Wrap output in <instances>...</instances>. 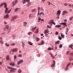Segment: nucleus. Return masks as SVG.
<instances>
[{"instance_id":"nucleus-1","label":"nucleus","mask_w":73,"mask_h":73,"mask_svg":"<svg viewBox=\"0 0 73 73\" xmlns=\"http://www.w3.org/2000/svg\"><path fill=\"white\" fill-rule=\"evenodd\" d=\"M17 15H15L14 16V17H12V19L11 20V21H13V20H16L17 18Z\"/></svg>"},{"instance_id":"nucleus-2","label":"nucleus","mask_w":73,"mask_h":73,"mask_svg":"<svg viewBox=\"0 0 73 73\" xmlns=\"http://www.w3.org/2000/svg\"><path fill=\"white\" fill-rule=\"evenodd\" d=\"M6 60L7 61H9V60H11V58L9 57V55H7L6 58Z\"/></svg>"},{"instance_id":"nucleus-3","label":"nucleus","mask_w":73,"mask_h":73,"mask_svg":"<svg viewBox=\"0 0 73 73\" xmlns=\"http://www.w3.org/2000/svg\"><path fill=\"white\" fill-rule=\"evenodd\" d=\"M23 60H20L19 61V62H18V63H17V65H19L20 64L23 63Z\"/></svg>"},{"instance_id":"nucleus-4","label":"nucleus","mask_w":73,"mask_h":73,"mask_svg":"<svg viewBox=\"0 0 73 73\" xmlns=\"http://www.w3.org/2000/svg\"><path fill=\"white\" fill-rule=\"evenodd\" d=\"M9 65H11L12 66H14V65H15V63L14 62L10 63H9Z\"/></svg>"},{"instance_id":"nucleus-5","label":"nucleus","mask_w":73,"mask_h":73,"mask_svg":"<svg viewBox=\"0 0 73 73\" xmlns=\"http://www.w3.org/2000/svg\"><path fill=\"white\" fill-rule=\"evenodd\" d=\"M60 41L59 40H58L56 42H55V45H57V44H58H58H59V43H60Z\"/></svg>"},{"instance_id":"nucleus-6","label":"nucleus","mask_w":73,"mask_h":73,"mask_svg":"<svg viewBox=\"0 0 73 73\" xmlns=\"http://www.w3.org/2000/svg\"><path fill=\"white\" fill-rule=\"evenodd\" d=\"M60 13H61V11L58 10L57 11V14L58 16H60Z\"/></svg>"},{"instance_id":"nucleus-7","label":"nucleus","mask_w":73,"mask_h":73,"mask_svg":"<svg viewBox=\"0 0 73 73\" xmlns=\"http://www.w3.org/2000/svg\"><path fill=\"white\" fill-rule=\"evenodd\" d=\"M17 1H18V0H15V1L14 2H13V5H15V4H16L17 3Z\"/></svg>"},{"instance_id":"nucleus-8","label":"nucleus","mask_w":73,"mask_h":73,"mask_svg":"<svg viewBox=\"0 0 73 73\" xmlns=\"http://www.w3.org/2000/svg\"><path fill=\"white\" fill-rule=\"evenodd\" d=\"M44 40H42L41 41V43L40 44H38V45H44Z\"/></svg>"},{"instance_id":"nucleus-9","label":"nucleus","mask_w":73,"mask_h":73,"mask_svg":"<svg viewBox=\"0 0 73 73\" xmlns=\"http://www.w3.org/2000/svg\"><path fill=\"white\" fill-rule=\"evenodd\" d=\"M48 32H49V30L48 29H47L44 31V34H45L46 33H48Z\"/></svg>"},{"instance_id":"nucleus-10","label":"nucleus","mask_w":73,"mask_h":73,"mask_svg":"<svg viewBox=\"0 0 73 73\" xmlns=\"http://www.w3.org/2000/svg\"><path fill=\"white\" fill-rule=\"evenodd\" d=\"M71 63V62H70L67 66L66 67V70H68V67H69V65H70V64Z\"/></svg>"},{"instance_id":"nucleus-11","label":"nucleus","mask_w":73,"mask_h":73,"mask_svg":"<svg viewBox=\"0 0 73 73\" xmlns=\"http://www.w3.org/2000/svg\"><path fill=\"white\" fill-rule=\"evenodd\" d=\"M17 51V48H15V49H13V50H12V52H13V51H14L15 52H16V51Z\"/></svg>"},{"instance_id":"nucleus-12","label":"nucleus","mask_w":73,"mask_h":73,"mask_svg":"<svg viewBox=\"0 0 73 73\" xmlns=\"http://www.w3.org/2000/svg\"><path fill=\"white\" fill-rule=\"evenodd\" d=\"M9 17V15H8V14H7L6 15V16H5L4 17V18H6V17H7V18H8V17Z\"/></svg>"},{"instance_id":"nucleus-13","label":"nucleus","mask_w":73,"mask_h":73,"mask_svg":"<svg viewBox=\"0 0 73 73\" xmlns=\"http://www.w3.org/2000/svg\"><path fill=\"white\" fill-rule=\"evenodd\" d=\"M56 28H60V27H61V25H56L55 26Z\"/></svg>"},{"instance_id":"nucleus-14","label":"nucleus","mask_w":73,"mask_h":73,"mask_svg":"<svg viewBox=\"0 0 73 73\" xmlns=\"http://www.w3.org/2000/svg\"><path fill=\"white\" fill-rule=\"evenodd\" d=\"M5 5V7L4 8H6L7 7V3H4V5Z\"/></svg>"},{"instance_id":"nucleus-15","label":"nucleus","mask_w":73,"mask_h":73,"mask_svg":"<svg viewBox=\"0 0 73 73\" xmlns=\"http://www.w3.org/2000/svg\"><path fill=\"white\" fill-rule=\"evenodd\" d=\"M48 50H53L54 48H51L50 47H49L48 48Z\"/></svg>"},{"instance_id":"nucleus-16","label":"nucleus","mask_w":73,"mask_h":73,"mask_svg":"<svg viewBox=\"0 0 73 73\" xmlns=\"http://www.w3.org/2000/svg\"><path fill=\"white\" fill-rule=\"evenodd\" d=\"M72 46H73V45L72 44H70L69 46V48H72V49H73V47Z\"/></svg>"},{"instance_id":"nucleus-17","label":"nucleus","mask_w":73,"mask_h":73,"mask_svg":"<svg viewBox=\"0 0 73 73\" xmlns=\"http://www.w3.org/2000/svg\"><path fill=\"white\" fill-rule=\"evenodd\" d=\"M62 33H61V36L62 37V38H64V37L65 36V35H62Z\"/></svg>"},{"instance_id":"nucleus-18","label":"nucleus","mask_w":73,"mask_h":73,"mask_svg":"<svg viewBox=\"0 0 73 73\" xmlns=\"http://www.w3.org/2000/svg\"><path fill=\"white\" fill-rule=\"evenodd\" d=\"M22 46L23 48H24V46H25V43H24L23 42H22Z\"/></svg>"},{"instance_id":"nucleus-19","label":"nucleus","mask_w":73,"mask_h":73,"mask_svg":"<svg viewBox=\"0 0 73 73\" xmlns=\"http://www.w3.org/2000/svg\"><path fill=\"white\" fill-rule=\"evenodd\" d=\"M28 44H29V45H33L32 43L30 41L28 42Z\"/></svg>"},{"instance_id":"nucleus-20","label":"nucleus","mask_w":73,"mask_h":73,"mask_svg":"<svg viewBox=\"0 0 73 73\" xmlns=\"http://www.w3.org/2000/svg\"><path fill=\"white\" fill-rule=\"evenodd\" d=\"M26 2H27L29 4H30V0H26Z\"/></svg>"},{"instance_id":"nucleus-21","label":"nucleus","mask_w":73,"mask_h":73,"mask_svg":"<svg viewBox=\"0 0 73 73\" xmlns=\"http://www.w3.org/2000/svg\"><path fill=\"white\" fill-rule=\"evenodd\" d=\"M4 5V3H1V5H0V8H1V7L3 6Z\"/></svg>"},{"instance_id":"nucleus-22","label":"nucleus","mask_w":73,"mask_h":73,"mask_svg":"<svg viewBox=\"0 0 73 73\" xmlns=\"http://www.w3.org/2000/svg\"><path fill=\"white\" fill-rule=\"evenodd\" d=\"M11 69L12 70H10V72H15V70H13V68H12V69Z\"/></svg>"},{"instance_id":"nucleus-23","label":"nucleus","mask_w":73,"mask_h":73,"mask_svg":"<svg viewBox=\"0 0 73 73\" xmlns=\"http://www.w3.org/2000/svg\"><path fill=\"white\" fill-rule=\"evenodd\" d=\"M26 0H24L23 1V4H25V3L26 2Z\"/></svg>"},{"instance_id":"nucleus-24","label":"nucleus","mask_w":73,"mask_h":73,"mask_svg":"<svg viewBox=\"0 0 73 73\" xmlns=\"http://www.w3.org/2000/svg\"><path fill=\"white\" fill-rule=\"evenodd\" d=\"M65 13H66V11H64L63 12L62 15H65Z\"/></svg>"},{"instance_id":"nucleus-25","label":"nucleus","mask_w":73,"mask_h":73,"mask_svg":"<svg viewBox=\"0 0 73 73\" xmlns=\"http://www.w3.org/2000/svg\"><path fill=\"white\" fill-rule=\"evenodd\" d=\"M63 25H64V26H66V27H67V25H66V23H63Z\"/></svg>"},{"instance_id":"nucleus-26","label":"nucleus","mask_w":73,"mask_h":73,"mask_svg":"<svg viewBox=\"0 0 73 73\" xmlns=\"http://www.w3.org/2000/svg\"><path fill=\"white\" fill-rule=\"evenodd\" d=\"M21 70L20 69H19L18 70V73H21Z\"/></svg>"},{"instance_id":"nucleus-27","label":"nucleus","mask_w":73,"mask_h":73,"mask_svg":"<svg viewBox=\"0 0 73 73\" xmlns=\"http://www.w3.org/2000/svg\"><path fill=\"white\" fill-rule=\"evenodd\" d=\"M53 20H51L50 22L49 23V24H50L51 23H53Z\"/></svg>"},{"instance_id":"nucleus-28","label":"nucleus","mask_w":73,"mask_h":73,"mask_svg":"<svg viewBox=\"0 0 73 73\" xmlns=\"http://www.w3.org/2000/svg\"><path fill=\"white\" fill-rule=\"evenodd\" d=\"M18 56L19 57H22V54H19Z\"/></svg>"},{"instance_id":"nucleus-29","label":"nucleus","mask_w":73,"mask_h":73,"mask_svg":"<svg viewBox=\"0 0 73 73\" xmlns=\"http://www.w3.org/2000/svg\"><path fill=\"white\" fill-rule=\"evenodd\" d=\"M5 29H9V27H8V25H7L6 26V27L5 28Z\"/></svg>"},{"instance_id":"nucleus-30","label":"nucleus","mask_w":73,"mask_h":73,"mask_svg":"<svg viewBox=\"0 0 73 73\" xmlns=\"http://www.w3.org/2000/svg\"><path fill=\"white\" fill-rule=\"evenodd\" d=\"M27 24V22H24V26H26L25 25H26V24Z\"/></svg>"},{"instance_id":"nucleus-31","label":"nucleus","mask_w":73,"mask_h":73,"mask_svg":"<svg viewBox=\"0 0 73 73\" xmlns=\"http://www.w3.org/2000/svg\"><path fill=\"white\" fill-rule=\"evenodd\" d=\"M36 41H38V40H40V38H36Z\"/></svg>"},{"instance_id":"nucleus-32","label":"nucleus","mask_w":73,"mask_h":73,"mask_svg":"<svg viewBox=\"0 0 73 73\" xmlns=\"http://www.w3.org/2000/svg\"><path fill=\"white\" fill-rule=\"evenodd\" d=\"M36 27H35V28H33L32 29V31H34L35 29H36Z\"/></svg>"},{"instance_id":"nucleus-33","label":"nucleus","mask_w":73,"mask_h":73,"mask_svg":"<svg viewBox=\"0 0 73 73\" xmlns=\"http://www.w3.org/2000/svg\"><path fill=\"white\" fill-rule=\"evenodd\" d=\"M69 53H70V51H68L66 52V54H67V55H68V54H69Z\"/></svg>"},{"instance_id":"nucleus-34","label":"nucleus","mask_w":73,"mask_h":73,"mask_svg":"<svg viewBox=\"0 0 73 73\" xmlns=\"http://www.w3.org/2000/svg\"><path fill=\"white\" fill-rule=\"evenodd\" d=\"M20 9V8H16L15 9V11H14L15 12H16V11H17V10H18V9Z\"/></svg>"},{"instance_id":"nucleus-35","label":"nucleus","mask_w":73,"mask_h":73,"mask_svg":"<svg viewBox=\"0 0 73 73\" xmlns=\"http://www.w3.org/2000/svg\"><path fill=\"white\" fill-rule=\"evenodd\" d=\"M55 65V64H53L52 65H51V67H52L53 68V67H54V66Z\"/></svg>"},{"instance_id":"nucleus-36","label":"nucleus","mask_w":73,"mask_h":73,"mask_svg":"<svg viewBox=\"0 0 73 73\" xmlns=\"http://www.w3.org/2000/svg\"><path fill=\"white\" fill-rule=\"evenodd\" d=\"M5 45L7 46H9V44H7V43H5Z\"/></svg>"},{"instance_id":"nucleus-37","label":"nucleus","mask_w":73,"mask_h":73,"mask_svg":"<svg viewBox=\"0 0 73 73\" xmlns=\"http://www.w3.org/2000/svg\"><path fill=\"white\" fill-rule=\"evenodd\" d=\"M58 39H59L60 40H61L62 39V38H61V36H59Z\"/></svg>"},{"instance_id":"nucleus-38","label":"nucleus","mask_w":73,"mask_h":73,"mask_svg":"<svg viewBox=\"0 0 73 73\" xmlns=\"http://www.w3.org/2000/svg\"><path fill=\"white\" fill-rule=\"evenodd\" d=\"M7 68H8V69H12V68L10 66H8Z\"/></svg>"},{"instance_id":"nucleus-39","label":"nucleus","mask_w":73,"mask_h":73,"mask_svg":"<svg viewBox=\"0 0 73 73\" xmlns=\"http://www.w3.org/2000/svg\"><path fill=\"white\" fill-rule=\"evenodd\" d=\"M41 19V18H40L38 19V22H40V20Z\"/></svg>"},{"instance_id":"nucleus-40","label":"nucleus","mask_w":73,"mask_h":73,"mask_svg":"<svg viewBox=\"0 0 73 73\" xmlns=\"http://www.w3.org/2000/svg\"><path fill=\"white\" fill-rule=\"evenodd\" d=\"M62 44L60 45L59 47L60 48H62Z\"/></svg>"},{"instance_id":"nucleus-41","label":"nucleus","mask_w":73,"mask_h":73,"mask_svg":"<svg viewBox=\"0 0 73 73\" xmlns=\"http://www.w3.org/2000/svg\"><path fill=\"white\" fill-rule=\"evenodd\" d=\"M5 8L6 10L5 11V13H6L7 12V11L8 10V8Z\"/></svg>"},{"instance_id":"nucleus-42","label":"nucleus","mask_w":73,"mask_h":73,"mask_svg":"<svg viewBox=\"0 0 73 73\" xmlns=\"http://www.w3.org/2000/svg\"><path fill=\"white\" fill-rule=\"evenodd\" d=\"M11 10H9V11H7V13H9L10 12H11Z\"/></svg>"},{"instance_id":"nucleus-43","label":"nucleus","mask_w":73,"mask_h":73,"mask_svg":"<svg viewBox=\"0 0 73 73\" xmlns=\"http://www.w3.org/2000/svg\"><path fill=\"white\" fill-rule=\"evenodd\" d=\"M38 29H37L36 31H35V33H38Z\"/></svg>"},{"instance_id":"nucleus-44","label":"nucleus","mask_w":73,"mask_h":73,"mask_svg":"<svg viewBox=\"0 0 73 73\" xmlns=\"http://www.w3.org/2000/svg\"><path fill=\"white\" fill-rule=\"evenodd\" d=\"M64 5H65V6H67L68 5V4H66V3H64Z\"/></svg>"},{"instance_id":"nucleus-45","label":"nucleus","mask_w":73,"mask_h":73,"mask_svg":"<svg viewBox=\"0 0 73 73\" xmlns=\"http://www.w3.org/2000/svg\"><path fill=\"white\" fill-rule=\"evenodd\" d=\"M16 58H17L16 56L15 55V56H14V60H15V59H16Z\"/></svg>"},{"instance_id":"nucleus-46","label":"nucleus","mask_w":73,"mask_h":73,"mask_svg":"<svg viewBox=\"0 0 73 73\" xmlns=\"http://www.w3.org/2000/svg\"><path fill=\"white\" fill-rule=\"evenodd\" d=\"M72 18H72V17H70V19H69V20H70V21H71V20H72Z\"/></svg>"},{"instance_id":"nucleus-47","label":"nucleus","mask_w":73,"mask_h":73,"mask_svg":"<svg viewBox=\"0 0 73 73\" xmlns=\"http://www.w3.org/2000/svg\"><path fill=\"white\" fill-rule=\"evenodd\" d=\"M53 62L54 63L53 64L54 65H55V64H56V62H55V61L54 60H53Z\"/></svg>"},{"instance_id":"nucleus-48","label":"nucleus","mask_w":73,"mask_h":73,"mask_svg":"<svg viewBox=\"0 0 73 73\" xmlns=\"http://www.w3.org/2000/svg\"><path fill=\"white\" fill-rule=\"evenodd\" d=\"M31 33H32V32H29L28 33V35H31Z\"/></svg>"},{"instance_id":"nucleus-49","label":"nucleus","mask_w":73,"mask_h":73,"mask_svg":"<svg viewBox=\"0 0 73 73\" xmlns=\"http://www.w3.org/2000/svg\"><path fill=\"white\" fill-rule=\"evenodd\" d=\"M36 11V9H34L32 10V12H34Z\"/></svg>"},{"instance_id":"nucleus-50","label":"nucleus","mask_w":73,"mask_h":73,"mask_svg":"<svg viewBox=\"0 0 73 73\" xmlns=\"http://www.w3.org/2000/svg\"><path fill=\"white\" fill-rule=\"evenodd\" d=\"M70 55H71V56H73V53H70Z\"/></svg>"},{"instance_id":"nucleus-51","label":"nucleus","mask_w":73,"mask_h":73,"mask_svg":"<svg viewBox=\"0 0 73 73\" xmlns=\"http://www.w3.org/2000/svg\"><path fill=\"white\" fill-rule=\"evenodd\" d=\"M58 32H57V31H56L55 33V35H58Z\"/></svg>"},{"instance_id":"nucleus-52","label":"nucleus","mask_w":73,"mask_h":73,"mask_svg":"<svg viewBox=\"0 0 73 73\" xmlns=\"http://www.w3.org/2000/svg\"><path fill=\"white\" fill-rule=\"evenodd\" d=\"M15 45V43H13L12 44H11V45H12V46H13V45Z\"/></svg>"},{"instance_id":"nucleus-53","label":"nucleus","mask_w":73,"mask_h":73,"mask_svg":"<svg viewBox=\"0 0 73 73\" xmlns=\"http://www.w3.org/2000/svg\"><path fill=\"white\" fill-rule=\"evenodd\" d=\"M42 13H42H42H40V16H41V15H42Z\"/></svg>"},{"instance_id":"nucleus-54","label":"nucleus","mask_w":73,"mask_h":73,"mask_svg":"<svg viewBox=\"0 0 73 73\" xmlns=\"http://www.w3.org/2000/svg\"><path fill=\"white\" fill-rule=\"evenodd\" d=\"M0 43H1L2 44H4V42H3V41L0 42Z\"/></svg>"},{"instance_id":"nucleus-55","label":"nucleus","mask_w":73,"mask_h":73,"mask_svg":"<svg viewBox=\"0 0 73 73\" xmlns=\"http://www.w3.org/2000/svg\"><path fill=\"white\" fill-rule=\"evenodd\" d=\"M40 7H38V11H40Z\"/></svg>"},{"instance_id":"nucleus-56","label":"nucleus","mask_w":73,"mask_h":73,"mask_svg":"<svg viewBox=\"0 0 73 73\" xmlns=\"http://www.w3.org/2000/svg\"><path fill=\"white\" fill-rule=\"evenodd\" d=\"M66 21H67V20L65 19L64 21V22H65V23H66Z\"/></svg>"},{"instance_id":"nucleus-57","label":"nucleus","mask_w":73,"mask_h":73,"mask_svg":"<svg viewBox=\"0 0 73 73\" xmlns=\"http://www.w3.org/2000/svg\"><path fill=\"white\" fill-rule=\"evenodd\" d=\"M52 24H54V25H56V23H54V22H53Z\"/></svg>"},{"instance_id":"nucleus-58","label":"nucleus","mask_w":73,"mask_h":73,"mask_svg":"<svg viewBox=\"0 0 73 73\" xmlns=\"http://www.w3.org/2000/svg\"><path fill=\"white\" fill-rule=\"evenodd\" d=\"M67 28V29H66V31H69V29L68 28Z\"/></svg>"},{"instance_id":"nucleus-59","label":"nucleus","mask_w":73,"mask_h":73,"mask_svg":"<svg viewBox=\"0 0 73 73\" xmlns=\"http://www.w3.org/2000/svg\"><path fill=\"white\" fill-rule=\"evenodd\" d=\"M12 36L13 37H15V35H13Z\"/></svg>"},{"instance_id":"nucleus-60","label":"nucleus","mask_w":73,"mask_h":73,"mask_svg":"<svg viewBox=\"0 0 73 73\" xmlns=\"http://www.w3.org/2000/svg\"><path fill=\"white\" fill-rule=\"evenodd\" d=\"M56 19H60V17H59V16H58L57 17Z\"/></svg>"},{"instance_id":"nucleus-61","label":"nucleus","mask_w":73,"mask_h":73,"mask_svg":"<svg viewBox=\"0 0 73 73\" xmlns=\"http://www.w3.org/2000/svg\"><path fill=\"white\" fill-rule=\"evenodd\" d=\"M57 49V47L56 46L55 48V50H56V49Z\"/></svg>"},{"instance_id":"nucleus-62","label":"nucleus","mask_w":73,"mask_h":73,"mask_svg":"<svg viewBox=\"0 0 73 73\" xmlns=\"http://www.w3.org/2000/svg\"><path fill=\"white\" fill-rule=\"evenodd\" d=\"M63 23H60V25H63Z\"/></svg>"},{"instance_id":"nucleus-63","label":"nucleus","mask_w":73,"mask_h":73,"mask_svg":"<svg viewBox=\"0 0 73 73\" xmlns=\"http://www.w3.org/2000/svg\"><path fill=\"white\" fill-rule=\"evenodd\" d=\"M3 42V39L1 40V41H0V42Z\"/></svg>"},{"instance_id":"nucleus-64","label":"nucleus","mask_w":73,"mask_h":73,"mask_svg":"<svg viewBox=\"0 0 73 73\" xmlns=\"http://www.w3.org/2000/svg\"><path fill=\"white\" fill-rule=\"evenodd\" d=\"M41 36H43V35H44L43 34H40Z\"/></svg>"}]
</instances>
